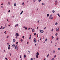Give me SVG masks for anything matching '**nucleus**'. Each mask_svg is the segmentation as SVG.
<instances>
[{"label": "nucleus", "mask_w": 60, "mask_h": 60, "mask_svg": "<svg viewBox=\"0 0 60 60\" xmlns=\"http://www.w3.org/2000/svg\"><path fill=\"white\" fill-rule=\"evenodd\" d=\"M28 52H29V54H30V51H29V50Z\"/></svg>", "instance_id": "45"}, {"label": "nucleus", "mask_w": 60, "mask_h": 60, "mask_svg": "<svg viewBox=\"0 0 60 60\" xmlns=\"http://www.w3.org/2000/svg\"><path fill=\"white\" fill-rule=\"evenodd\" d=\"M56 31H59V28H57L56 29Z\"/></svg>", "instance_id": "1"}, {"label": "nucleus", "mask_w": 60, "mask_h": 60, "mask_svg": "<svg viewBox=\"0 0 60 60\" xmlns=\"http://www.w3.org/2000/svg\"><path fill=\"white\" fill-rule=\"evenodd\" d=\"M53 19V17H52V18H51V19Z\"/></svg>", "instance_id": "60"}, {"label": "nucleus", "mask_w": 60, "mask_h": 60, "mask_svg": "<svg viewBox=\"0 0 60 60\" xmlns=\"http://www.w3.org/2000/svg\"><path fill=\"white\" fill-rule=\"evenodd\" d=\"M32 32H34V29H33L32 30Z\"/></svg>", "instance_id": "16"}, {"label": "nucleus", "mask_w": 60, "mask_h": 60, "mask_svg": "<svg viewBox=\"0 0 60 60\" xmlns=\"http://www.w3.org/2000/svg\"><path fill=\"white\" fill-rule=\"evenodd\" d=\"M7 44L8 45H9V43H8Z\"/></svg>", "instance_id": "57"}, {"label": "nucleus", "mask_w": 60, "mask_h": 60, "mask_svg": "<svg viewBox=\"0 0 60 60\" xmlns=\"http://www.w3.org/2000/svg\"><path fill=\"white\" fill-rule=\"evenodd\" d=\"M30 28H28V30H30Z\"/></svg>", "instance_id": "44"}, {"label": "nucleus", "mask_w": 60, "mask_h": 60, "mask_svg": "<svg viewBox=\"0 0 60 60\" xmlns=\"http://www.w3.org/2000/svg\"><path fill=\"white\" fill-rule=\"evenodd\" d=\"M55 3H57V0H56L55 1Z\"/></svg>", "instance_id": "33"}, {"label": "nucleus", "mask_w": 60, "mask_h": 60, "mask_svg": "<svg viewBox=\"0 0 60 60\" xmlns=\"http://www.w3.org/2000/svg\"><path fill=\"white\" fill-rule=\"evenodd\" d=\"M5 59L6 60H8V59L7 58H5Z\"/></svg>", "instance_id": "43"}, {"label": "nucleus", "mask_w": 60, "mask_h": 60, "mask_svg": "<svg viewBox=\"0 0 60 60\" xmlns=\"http://www.w3.org/2000/svg\"><path fill=\"white\" fill-rule=\"evenodd\" d=\"M47 57H49V56L48 55H47Z\"/></svg>", "instance_id": "53"}, {"label": "nucleus", "mask_w": 60, "mask_h": 60, "mask_svg": "<svg viewBox=\"0 0 60 60\" xmlns=\"http://www.w3.org/2000/svg\"><path fill=\"white\" fill-rule=\"evenodd\" d=\"M15 49H18V46H17V45H16L15 46Z\"/></svg>", "instance_id": "5"}, {"label": "nucleus", "mask_w": 60, "mask_h": 60, "mask_svg": "<svg viewBox=\"0 0 60 60\" xmlns=\"http://www.w3.org/2000/svg\"><path fill=\"white\" fill-rule=\"evenodd\" d=\"M35 1H36L35 0H34L33 2H35Z\"/></svg>", "instance_id": "34"}, {"label": "nucleus", "mask_w": 60, "mask_h": 60, "mask_svg": "<svg viewBox=\"0 0 60 60\" xmlns=\"http://www.w3.org/2000/svg\"><path fill=\"white\" fill-rule=\"evenodd\" d=\"M16 39H17V38H18V37H17V36H16Z\"/></svg>", "instance_id": "63"}, {"label": "nucleus", "mask_w": 60, "mask_h": 60, "mask_svg": "<svg viewBox=\"0 0 60 60\" xmlns=\"http://www.w3.org/2000/svg\"><path fill=\"white\" fill-rule=\"evenodd\" d=\"M42 5H45V4H44V3H43L42 4Z\"/></svg>", "instance_id": "24"}, {"label": "nucleus", "mask_w": 60, "mask_h": 60, "mask_svg": "<svg viewBox=\"0 0 60 60\" xmlns=\"http://www.w3.org/2000/svg\"><path fill=\"white\" fill-rule=\"evenodd\" d=\"M33 60V58H31L30 60Z\"/></svg>", "instance_id": "38"}, {"label": "nucleus", "mask_w": 60, "mask_h": 60, "mask_svg": "<svg viewBox=\"0 0 60 60\" xmlns=\"http://www.w3.org/2000/svg\"><path fill=\"white\" fill-rule=\"evenodd\" d=\"M36 55H37L39 56V53H38V52H37L36 53Z\"/></svg>", "instance_id": "9"}, {"label": "nucleus", "mask_w": 60, "mask_h": 60, "mask_svg": "<svg viewBox=\"0 0 60 60\" xmlns=\"http://www.w3.org/2000/svg\"><path fill=\"white\" fill-rule=\"evenodd\" d=\"M58 50H60V48H58Z\"/></svg>", "instance_id": "50"}, {"label": "nucleus", "mask_w": 60, "mask_h": 60, "mask_svg": "<svg viewBox=\"0 0 60 60\" xmlns=\"http://www.w3.org/2000/svg\"><path fill=\"white\" fill-rule=\"evenodd\" d=\"M3 7L2 6H1V8H3Z\"/></svg>", "instance_id": "55"}, {"label": "nucleus", "mask_w": 60, "mask_h": 60, "mask_svg": "<svg viewBox=\"0 0 60 60\" xmlns=\"http://www.w3.org/2000/svg\"><path fill=\"white\" fill-rule=\"evenodd\" d=\"M8 49H10V47H8Z\"/></svg>", "instance_id": "23"}, {"label": "nucleus", "mask_w": 60, "mask_h": 60, "mask_svg": "<svg viewBox=\"0 0 60 60\" xmlns=\"http://www.w3.org/2000/svg\"><path fill=\"white\" fill-rule=\"evenodd\" d=\"M17 5V4H14V6H16Z\"/></svg>", "instance_id": "8"}, {"label": "nucleus", "mask_w": 60, "mask_h": 60, "mask_svg": "<svg viewBox=\"0 0 60 60\" xmlns=\"http://www.w3.org/2000/svg\"><path fill=\"white\" fill-rule=\"evenodd\" d=\"M41 0H38V1L39 2H41Z\"/></svg>", "instance_id": "32"}, {"label": "nucleus", "mask_w": 60, "mask_h": 60, "mask_svg": "<svg viewBox=\"0 0 60 60\" xmlns=\"http://www.w3.org/2000/svg\"><path fill=\"white\" fill-rule=\"evenodd\" d=\"M53 30H54V29H52L51 30V31H53Z\"/></svg>", "instance_id": "36"}, {"label": "nucleus", "mask_w": 60, "mask_h": 60, "mask_svg": "<svg viewBox=\"0 0 60 60\" xmlns=\"http://www.w3.org/2000/svg\"><path fill=\"white\" fill-rule=\"evenodd\" d=\"M23 11H22L21 13H20V15H21L22 14V13H23Z\"/></svg>", "instance_id": "17"}, {"label": "nucleus", "mask_w": 60, "mask_h": 60, "mask_svg": "<svg viewBox=\"0 0 60 60\" xmlns=\"http://www.w3.org/2000/svg\"><path fill=\"white\" fill-rule=\"evenodd\" d=\"M55 12V11L54 10L52 11V12H53V13H54Z\"/></svg>", "instance_id": "25"}, {"label": "nucleus", "mask_w": 60, "mask_h": 60, "mask_svg": "<svg viewBox=\"0 0 60 60\" xmlns=\"http://www.w3.org/2000/svg\"><path fill=\"white\" fill-rule=\"evenodd\" d=\"M52 17V15H51L50 16L49 19H51Z\"/></svg>", "instance_id": "2"}, {"label": "nucleus", "mask_w": 60, "mask_h": 60, "mask_svg": "<svg viewBox=\"0 0 60 60\" xmlns=\"http://www.w3.org/2000/svg\"><path fill=\"white\" fill-rule=\"evenodd\" d=\"M15 36H19V35L17 33H16L15 34Z\"/></svg>", "instance_id": "3"}, {"label": "nucleus", "mask_w": 60, "mask_h": 60, "mask_svg": "<svg viewBox=\"0 0 60 60\" xmlns=\"http://www.w3.org/2000/svg\"><path fill=\"white\" fill-rule=\"evenodd\" d=\"M40 22V21H38V23H39Z\"/></svg>", "instance_id": "51"}, {"label": "nucleus", "mask_w": 60, "mask_h": 60, "mask_svg": "<svg viewBox=\"0 0 60 60\" xmlns=\"http://www.w3.org/2000/svg\"><path fill=\"white\" fill-rule=\"evenodd\" d=\"M13 42H15V39H13Z\"/></svg>", "instance_id": "7"}, {"label": "nucleus", "mask_w": 60, "mask_h": 60, "mask_svg": "<svg viewBox=\"0 0 60 60\" xmlns=\"http://www.w3.org/2000/svg\"><path fill=\"white\" fill-rule=\"evenodd\" d=\"M57 15L58 16H59V17H60V15H59V14H58Z\"/></svg>", "instance_id": "21"}, {"label": "nucleus", "mask_w": 60, "mask_h": 60, "mask_svg": "<svg viewBox=\"0 0 60 60\" xmlns=\"http://www.w3.org/2000/svg\"><path fill=\"white\" fill-rule=\"evenodd\" d=\"M47 40L48 39H47V38H46L45 40V41H47Z\"/></svg>", "instance_id": "18"}, {"label": "nucleus", "mask_w": 60, "mask_h": 60, "mask_svg": "<svg viewBox=\"0 0 60 60\" xmlns=\"http://www.w3.org/2000/svg\"><path fill=\"white\" fill-rule=\"evenodd\" d=\"M32 37V36H31V35H30V37L29 38V39H31V38Z\"/></svg>", "instance_id": "6"}, {"label": "nucleus", "mask_w": 60, "mask_h": 60, "mask_svg": "<svg viewBox=\"0 0 60 60\" xmlns=\"http://www.w3.org/2000/svg\"><path fill=\"white\" fill-rule=\"evenodd\" d=\"M12 46L13 48H14V47H15V45L14 44Z\"/></svg>", "instance_id": "12"}, {"label": "nucleus", "mask_w": 60, "mask_h": 60, "mask_svg": "<svg viewBox=\"0 0 60 60\" xmlns=\"http://www.w3.org/2000/svg\"><path fill=\"white\" fill-rule=\"evenodd\" d=\"M5 26H6H6H6V25L5 24Z\"/></svg>", "instance_id": "61"}, {"label": "nucleus", "mask_w": 60, "mask_h": 60, "mask_svg": "<svg viewBox=\"0 0 60 60\" xmlns=\"http://www.w3.org/2000/svg\"><path fill=\"white\" fill-rule=\"evenodd\" d=\"M57 4V3H55V5H56Z\"/></svg>", "instance_id": "52"}, {"label": "nucleus", "mask_w": 60, "mask_h": 60, "mask_svg": "<svg viewBox=\"0 0 60 60\" xmlns=\"http://www.w3.org/2000/svg\"><path fill=\"white\" fill-rule=\"evenodd\" d=\"M23 28H26V27L25 26H24L23 27Z\"/></svg>", "instance_id": "58"}, {"label": "nucleus", "mask_w": 60, "mask_h": 60, "mask_svg": "<svg viewBox=\"0 0 60 60\" xmlns=\"http://www.w3.org/2000/svg\"><path fill=\"white\" fill-rule=\"evenodd\" d=\"M10 47V45H8V47Z\"/></svg>", "instance_id": "54"}, {"label": "nucleus", "mask_w": 60, "mask_h": 60, "mask_svg": "<svg viewBox=\"0 0 60 60\" xmlns=\"http://www.w3.org/2000/svg\"><path fill=\"white\" fill-rule=\"evenodd\" d=\"M5 50H4V52H5Z\"/></svg>", "instance_id": "59"}, {"label": "nucleus", "mask_w": 60, "mask_h": 60, "mask_svg": "<svg viewBox=\"0 0 60 60\" xmlns=\"http://www.w3.org/2000/svg\"><path fill=\"white\" fill-rule=\"evenodd\" d=\"M4 28H5L4 27H3L2 28L3 29H4Z\"/></svg>", "instance_id": "42"}, {"label": "nucleus", "mask_w": 60, "mask_h": 60, "mask_svg": "<svg viewBox=\"0 0 60 60\" xmlns=\"http://www.w3.org/2000/svg\"><path fill=\"white\" fill-rule=\"evenodd\" d=\"M36 58H38V57H39V56H38V55H36Z\"/></svg>", "instance_id": "11"}, {"label": "nucleus", "mask_w": 60, "mask_h": 60, "mask_svg": "<svg viewBox=\"0 0 60 60\" xmlns=\"http://www.w3.org/2000/svg\"><path fill=\"white\" fill-rule=\"evenodd\" d=\"M57 24H58V23H57V22H56L55 24V25H56H56H57Z\"/></svg>", "instance_id": "15"}, {"label": "nucleus", "mask_w": 60, "mask_h": 60, "mask_svg": "<svg viewBox=\"0 0 60 60\" xmlns=\"http://www.w3.org/2000/svg\"><path fill=\"white\" fill-rule=\"evenodd\" d=\"M22 5H24V3H22Z\"/></svg>", "instance_id": "27"}, {"label": "nucleus", "mask_w": 60, "mask_h": 60, "mask_svg": "<svg viewBox=\"0 0 60 60\" xmlns=\"http://www.w3.org/2000/svg\"><path fill=\"white\" fill-rule=\"evenodd\" d=\"M46 27H45L44 28V29H46Z\"/></svg>", "instance_id": "40"}, {"label": "nucleus", "mask_w": 60, "mask_h": 60, "mask_svg": "<svg viewBox=\"0 0 60 60\" xmlns=\"http://www.w3.org/2000/svg\"><path fill=\"white\" fill-rule=\"evenodd\" d=\"M16 44L17 45H18V42H16Z\"/></svg>", "instance_id": "22"}, {"label": "nucleus", "mask_w": 60, "mask_h": 60, "mask_svg": "<svg viewBox=\"0 0 60 60\" xmlns=\"http://www.w3.org/2000/svg\"><path fill=\"white\" fill-rule=\"evenodd\" d=\"M52 38L53 39H54V37L52 36Z\"/></svg>", "instance_id": "28"}, {"label": "nucleus", "mask_w": 60, "mask_h": 60, "mask_svg": "<svg viewBox=\"0 0 60 60\" xmlns=\"http://www.w3.org/2000/svg\"><path fill=\"white\" fill-rule=\"evenodd\" d=\"M21 42H22V41H23V40L22 39H21Z\"/></svg>", "instance_id": "37"}, {"label": "nucleus", "mask_w": 60, "mask_h": 60, "mask_svg": "<svg viewBox=\"0 0 60 60\" xmlns=\"http://www.w3.org/2000/svg\"><path fill=\"white\" fill-rule=\"evenodd\" d=\"M20 57L21 59V58H21V55L20 56Z\"/></svg>", "instance_id": "35"}, {"label": "nucleus", "mask_w": 60, "mask_h": 60, "mask_svg": "<svg viewBox=\"0 0 60 60\" xmlns=\"http://www.w3.org/2000/svg\"><path fill=\"white\" fill-rule=\"evenodd\" d=\"M9 37V36L7 37V38H8V37Z\"/></svg>", "instance_id": "56"}, {"label": "nucleus", "mask_w": 60, "mask_h": 60, "mask_svg": "<svg viewBox=\"0 0 60 60\" xmlns=\"http://www.w3.org/2000/svg\"><path fill=\"white\" fill-rule=\"evenodd\" d=\"M22 38H23V39H24V36H23L22 37Z\"/></svg>", "instance_id": "48"}, {"label": "nucleus", "mask_w": 60, "mask_h": 60, "mask_svg": "<svg viewBox=\"0 0 60 60\" xmlns=\"http://www.w3.org/2000/svg\"><path fill=\"white\" fill-rule=\"evenodd\" d=\"M37 37H38V34H37Z\"/></svg>", "instance_id": "46"}, {"label": "nucleus", "mask_w": 60, "mask_h": 60, "mask_svg": "<svg viewBox=\"0 0 60 60\" xmlns=\"http://www.w3.org/2000/svg\"><path fill=\"white\" fill-rule=\"evenodd\" d=\"M34 42H36V40H35L34 41Z\"/></svg>", "instance_id": "14"}, {"label": "nucleus", "mask_w": 60, "mask_h": 60, "mask_svg": "<svg viewBox=\"0 0 60 60\" xmlns=\"http://www.w3.org/2000/svg\"><path fill=\"white\" fill-rule=\"evenodd\" d=\"M8 4H10V2H8Z\"/></svg>", "instance_id": "39"}, {"label": "nucleus", "mask_w": 60, "mask_h": 60, "mask_svg": "<svg viewBox=\"0 0 60 60\" xmlns=\"http://www.w3.org/2000/svg\"><path fill=\"white\" fill-rule=\"evenodd\" d=\"M40 31L41 33H43V32H44L43 31V30H40Z\"/></svg>", "instance_id": "4"}, {"label": "nucleus", "mask_w": 60, "mask_h": 60, "mask_svg": "<svg viewBox=\"0 0 60 60\" xmlns=\"http://www.w3.org/2000/svg\"><path fill=\"white\" fill-rule=\"evenodd\" d=\"M49 14H48L47 15V17H49Z\"/></svg>", "instance_id": "19"}, {"label": "nucleus", "mask_w": 60, "mask_h": 60, "mask_svg": "<svg viewBox=\"0 0 60 60\" xmlns=\"http://www.w3.org/2000/svg\"><path fill=\"white\" fill-rule=\"evenodd\" d=\"M58 39H59V38H56V41H57V40H58Z\"/></svg>", "instance_id": "26"}, {"label": "nucleus", "mask_w": 60, "mask_h": 60, "mask_svg": "<svg viewBox=\"0 0 60 60\" xmlns=\"http://www.w3.org/2000/svg\"><path fill=\"white\" fill-rule=\"evenodd\" d=\"M53 54L55 53V50H54L53 51Z\"/></svg>", "instance_id": "13"}, {"label": "nucleus", "mask_w": 60, "mask_h": 60, "mask_svg": "<svg viewBox=\"0 0 60 60\" xmlns=\"http://www.w3.org/2000/svg\"><path fill=\"white\" fill-rule=\"evenodd\" d=\"M45 59H46L45 58V59H44V60H45Z\"/></svg>", "instance_id": "64"}, {"label": "nucleus", "mask_w": 60, "mask_h": 60, "mask_svg": "<svg viewBox=\"0 0 60 60\" xmlns=\"http://www.w3.org/2000/svg\"><path fill=\"white\" fill-rule=\"evenodd\" d=\"M17 26H18V24H16L15 25V27H16Z\"/></svg>", "instance_id": "10"}, {"label": "nucleus", "mask_w": 60, "mask_h": 60, "mask_svg": "<svg viewBox=\"0 0 60 60\" xmlns=\"http://www.w3.org/2000/svg\"><path fill=\"white\" fill-rule=\"evenodd\" d=\"M11 12V11L10 10H9L8 11V12Z\"/></svg>", "instance_id": "29"}, {"label": "nucleus", "mask_w": 60, "mask_h": 60, "mask_svg": "<svg viewBox=\"0 0 60 60\" xmlns=\"http://www.w3.org/2000/svg\"><path fill=\"white\" fill-rule=\"evenodd\" d=\"M25 30H27V28H25Z\"/></svg>", "instance_id": "47"}, {"label": "nucleus", "mask_w": 60, "mask_h": 60, "mask_svg": "<svg viewBox=\"0 0 60 60\" xmlns=\"http://www.w3.org/2000/svg\"><path fill=\"white\" fill-rule=\"evenodd\" d=\"M6 31H5V32H4L5 34H6Z\"/></svg>", "instance_id": "41"}, {"label": "nucleus", "mask_w": 60, "mask_h": 60, "mask_svg": "<svg viewBox=\"0 0 60 60\" xmlns=\"http://www.w3.org/2000/svg\"><path fill=\"white\" fill-rule=\"evenodd\" d=\"M36 34V33H34V35H35Z\"/></svg>", "instance_id": "30"}, {"label": "nucleus", "mask_w": 60, "mask_h": 60, "mask_svg": "<svg viewBox=\"0 0 60 60\" xmlns=\"http://www.w3.org/2000/svg\"><path fill=\"white\" fill-rule=\"evenodd\" d=\"M24 56V58H26V55L25 54Z\"/></svg>", "instance_id": "20"}, {"label": "nucleus", "mask_w": 60, "mask_h": 60, "mask_svg": "<svg viewBox=\"0 0 60 60\" xmlns=\"http://www.w3.org/2000/svg\"><path fill=\"white\" fill-rule=\"evenodd\" d=\"M54 57L55 58V57H56V55H55Z\"/></svg>", "instance_id": "49"}, {"label": "nucleus", "mask_w": 60, "mask_h": 60, "mask_svg": "<svg viewBox=\"0 0 60 60\" xmlns=\"http://www.w3.org/2000/svg\"><path fill=\"white\" fill-rule=\"evenodd\" d=\"M10 55L11 56V53L10 54Z\"/></svg>", "instance_id": "62"}, {"label": "nucleus", "mask_w": 60, "mask_h": 60, "mask_svg": "<svg viewBox=\"0 0 60 60\" xmlns=\"http://www.w3.org/2000/svg\"><path fill=\"white\" fill-rule=\"evenodd\" d=\"M55 35L57 36V33H56V34Z\"/></svg>", "instance_id": "31"}]
</instances>
